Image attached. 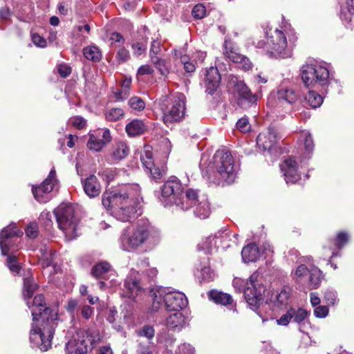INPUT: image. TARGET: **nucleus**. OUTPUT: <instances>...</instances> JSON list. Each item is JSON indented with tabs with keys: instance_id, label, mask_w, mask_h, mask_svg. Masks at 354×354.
Masks as SVG:
<instances>
[{
	"instance_id": "obj_1",
	"label": "nucleus",
	"mask_w": 354,
	"mask_h": 354,
	"mask_svg": "<svg viewBox=\"0 0 354 354\" xmlns=\"http://www.w3.org/2000/svg\"><path fill=\"white\" fill-rule=\"evenodd\" d=\"M26 300L28 307L31 309L34 322L30 330V339L37 344L40 340V349L46 351L51 346L54 330L57 325V311L45 307V299L41 294L35 297L32 305L28 299Z\"/></svg>"
},
{
	"instance_id": "obj_2",
	"label": "nucleus",
	"mask_w": 354,
	"mask_h": 354,
	"mask_svg": "<svg viewBox=\"0 0 354 354\" xmlns=\"http://www.w3.org/2000/svg\"><path fill=\"white\" fill-rule=\"evenodd\" d=\"M140 192L137 184L125 185L116 191L105 192L102 203L106 209L112 210L117 219L122 222L130 221L135 218Z\"/></svg>"
},
{
	"instance_id": "obj_3",
	"label": "nucleus",
	"mask_w": 354,
	"mask_h": 354,
	"mask_svg": "<svg viewBox=\"0 0 354 354\" xmlns=\"http://www.w3.org/2000/svg\"><path fill=\"white\" fill-rule=\"evenodd\" d=\"M186 97L181 93H169L160 99L162 121L166 125L180 122L185 114Z\"/></svg>"
},
{
	"instance_id": "obj_4",
	"label": "nucleus",
	"mask_w": 354,
	"mask_h": 354,
	"mask_svg": "<svg viewBox=\"0 0 354 354\" xmlns=\"http://www.w3.org/2000/svg\"><path fill=\"white\" fill-rule=\"evenodd\" d=\"M149 230L147 225H138L125 229L119 239L120 248L133 252L147 243L149 239Z\"/></svg>"
},
{
	"instance_id": "obj_5",
	"label": "nucleus",
	"mask_w": 354,
	"mask_h": 354,
	"mask_svg": "<svg viewBox=\"0 0 354 354\" xmlns=\"http://www.w3.org/2000/svg\"><path fill=\"white\" fill-rule=\"evenodd\" d=\"M59 227L68 239L77 236L79 218L73 205H60L53 212Z\"/></svg>"
},
{
	"instance_id": "obj_6",
	"label": "nucleus",
	"mask_w": 354,
	"mask_h": 354,
	"mask_svg": "<svg viewBox=\"0 0 354 354\" xmlns=\"http://www.w3.org/2000/svg\"><path fill=\"white\" fill-rule=\"evenodd\" d=\"M257 47L263 48L270 57L286 58L291 55V46H288L286 36L279 30H275L266 41H259Z\"/></svg>"
},
{
	"instance_id": "obj_7",
	"label": "nucleus",
	"mask_w": 354,
	"mask_h": 354,
	"mask_svg": "<svg viewBox=\"0 0 354 354\" xmlns=\"http://www.w3.org/2000/svg\"><path fill=\"white\" fill-rule=\"evenodd\" d=\"M301 76L306 87L319 86L325 87L329 84V71L317 64H306L302 66Z\"/></svg>"
},
{
	"instance_id": "obj_8",
	"label": "nucleus",
	"mask_w": 354,
	"mask_h": 354,
	"mask_svg": "<svg viewBox=\"0 0 354 354\" xmlns=\"http://www.w3.org/2000/svg\"><path fill=\"white\" fill-rule=\"evenodd\" d=\"M266 286L262 283V279L258 272L252 273L246 283L244 289L245 299L254 310H257L263 302V295Z\"/></svg>"
},
{
	"instance_id": "obj_9",
	"label": "nucleus",
	"mask_w": 354,
	"mask_h": 354,
	"mask_svg": "<svg viewBox=\"0 0 354 354\" xmlns=\"http://www.w3.org/2000/svg\"><path fill=\"white\" fill-rule=\"evenodd\" d=\"M214 163L220 178L227 183L234 182L236 178L234 159L230 152L217 151L214 155Z\"/></svg>"
},
{
	"instance_id": "obj_10",
	"label": "nucleus",
	"mask_w": 354,
	"mask_h": 354,
	"mask_svg": "<svg viewBox=\"0 0 354 354\" xmlns=\"http://www.w3.org/2000/svg\"><path fill=\"white\" fill-rule=\"evenodd\" d=\"M159 299V304H164L168 311H180L188 304L185 295L180 292H165V289L156 286V300Z\"/></svg>"
},
{
	"instance_id": "obj_11",
	"label": "nucleus",
	"mask_w": 354,
	"mask_h": 354,
	"mask_svg": "<svg viewBox=\"0 0 354 354\" xmlns=\"http://www.w3.org/2000/svg\"><path fill=\"white\" fill-rule=\"evenodd\" d=\"M95 342L88 331L80 330L66 344V353L67 354H86Z\"/></svg>"
},
{
	"instance_id": "obj_12",
	"label": "nucleus",
	"mask_w": 354,
	"mask_h": 354,
	"mask_svg": "<svg viewBox=\"0 0 354 354\" xmlns=\"http://www.w3.org/2000/svg\"><path fill=\"white\" fill-rule=\"evenodd\" d=\"M57 183L56 171L55 168H53L48 177L40 185L32 187V193L35 199L42 203L48 202L50 199V193L53 191Z\"/></svg>"
},
{
	"instance_id": "obj_13",
	"label": "nucleus",
	"mask_w": 354,
	"mask_h": 354,
	"mask_svg": "<svg viewBox=\"0 0 354 354\" xmlns=\"http://www.w3.org/2000/svg\"><path fill=\"white\" fill-rule=\"evenodd\" d=\"M234 93L237 104L243 109H248L254 104L257 100V96L252 94L243 82H238L234 86Z\"/></svg>"
},
{
	"instance_id": "obj_14",
	"label": "nucleus",
	"mask_w": 354,
	"mask_h": 354,
	"mask_svg": "<svg viewBox=\"0 0 354 354\" xmlns=\"http://www.w3.org/2000/svg\"><path fill=\"white\" fill-rule=\"evenodd\" d=\"M111 140V136L108 129H97L89 135L87 147L90 150L100 151Z\"/></svg>"
},
{
	"instance_id": "obj_15",
	"label": "nucleus",
	"mask_w": 354,
	"mask_h": 354,
	"mask_svg": "<svg viewBox=\"0 0 354 354\" xmlns=\"http://www.w3.org/2000/svg\"><path fill=\"white\" fill-rule=\"evenodd\" d=\"M22 234L23 232L17 229L15 223L6 226L1 231L0 248L2 255H7L10 248L12 246L10 239L14 237H20Z\"/></svg>"
},
{
	"instance_id": "obj_16",
	"label": "nucleus",
	"mask_w": 354,
	"mask_h": 354,
	"mask_svg": "<svg viewBox=\"0 0 354 354\" xmlns=\"http://www.w3.org/2000/svg\"><path fill=\"white\" fill-rule=\"evenodd\" d=\"M160 190L161 197L165 199L162 202L165 203V206H167L171 205L176 196L182 192V185L179 180L173 178L166 181L160 187Z\"/></svg>"
},
{
	"instance_id": "obj_17",
	"label": "nucleus",
	"mask_w": 354,
	"mask_h": 354,
	"mask_svg": "<svg viewBox=\"0 0 354 354\" xmlns=\"http://www.w3.org/2000/svg\"><path fill=\"white\" fill-rule=\"evenodd\" d=\"M223 47V53L230 61L240 64V67L245 71L250 70L252 68V64L250 59L245 55L236 52L230 41L225 40Z\"/></svg>"
},
{
	"instance_id": "obj_18",
	"label": "nucleus",
	"mask_w": 354,
	"mask_h": 354,
	"mask_svg": "<svg viewBox=\"0 0 354 354\" xmlns=\"http://www.w3.org/2000/svg\"><path fill=\"white\" fill-rule=\"evenodd\" d=\"M281 172L286 183H295L301 178L297 171L298 165L295 160L292 157L285 159L280 165Z\"/></svg>"
},
{
	"instance_id": "obj_19",
	"label": "nucleus",
	"mask_w": 354,
	"mask_h": 354,
	"mask_svg": "<svg viewBox=\"0 0 354 354\" xmlns=\"http://www.w3.org/2000/svg\"><path fill=\"white\" fill-rule=\"evenodd\" d=\"M279 140L277 130L269 127L265 131L260 133L257 138V145L263 150L270 151Z\"/></svg>"
},
{
	"instance_id": "obj_20",
	"label": "nucleus",
	"mask_w": 354,
	"mask_h": 354,
	"mask_svg": "<svg viewBox=\"0 0 354 354\" xmlns=\"http://www.w3.org/2000/svg\"><path fill=\"white\" fill-rule=\"evenodd\" d=\"M221 82V75L217 68L211 66L205 71L203 80L205 91L206 93L212 95L218 88Z\"/></svg>"
},
{
	"instance_id": "obj_21",
	"label": "nucleus",
	"mask_w": 354,
	"mask_h": 354,
	"mask_svg": "<svg viewBox=\"0 0 354 354\" xmlns=\"http://www.w3.org/2000/svg\"><path fill=\"white\" fill-rule=\"evenodd\" d=\"M276 97L278 100L277 106L283 104L290 106L296 102L297 95L292 88L281 85L277 89Z\"/></svg>"
},
{
	"instance_id": "obj_22",
	"label": "nucleus",
	"mask_w": 354,
	"mask_h": 354,
	"mask_svg": "<svg viewBox=\"0 0 354 354\" xmlns=\"http://www.w3.org/2000/svg\"><path fill=\"white\" fill-rule=\"evenodd\" d=\"M165 324L169 330L180 332L187 325V317L183 313L176 311L166 317Z\"/></svg>"
},
{
	"instance_id": "obj_23",
	"label": "nucleus",
	"mask_w": 354,
	"mask_h": 354,
	"mask_svg": "<svg viewBox=\"0 0 354 354\" xmlns=\"http://www.w3.org/2000/svg\"><path fill=\"white\" fill-rule=\"evenodd\" d=\"M83 187L85 193L90 198L96 197L100 194L101 186L97 177L94 175H91L86 178Z\"/></svg>"
},
{
	"instance_id": "obj_24",
	"label": "nucleus",
	"mask_w": 354,
	"mask_h": 354,
	"mask_svg": "<svg viewBox=\"0 0 354 354\" xmlns=\"http://www.w3.org/2000/svg\"><path fill=\"white\" fill-rule=\"evenodd\" d=\"M124 294L130 299H134L140 290L138 281L135 276L130 274L127 277L124 283Z\"/></svg>"
},
{
	"instance_id": "obj_25",
	"label": "nucleus",
	"mask_w": 354,
	"mask_h": 354,
	"mask_svg": "<svg viewBox=\"0 0 354 354\" xmlns=\"http://www.w3.org/2000/svg\"><path fill=\"white\" fill-rule=\"evenodd\" d=\"M141 161L145 168L146 172L153 178L152 171L155 166V162L153 149L151 146H145L143 154L141 156Z\"/></svg>"
},
{
	"instance_id": "obj_26",
	"label": "nucleus",
	"mask_w": 354,
	"mask_h": 354,
	"mask_svg": "<svg viewBox=\"0 0 354 354\" xmlns=\"http://www.w3.org/2000/svg\"><path fill=\"white\" fill-rule=\"evenodd\" d=\"M171 65L169 59L156 58V77L165 81L170 74Z\"/></svg>"
},
{
	"instance_id": "obj_27",
	"label": "nucleus",
	"mask_w": 354,
	"mask_h": 354,
	"mask_svg": "<svg viewBox=\"0 0 354 354\" xmlns=\"http://www.w3.org/2000/svg\"><path fill=\"white\" fill-rule=\"evenodd\" d=\"M241 256L245 263L257 261L260 257L259 247L255 243L248 244L242 249Z\"/></svg>"
},
{
	"instance_id": "obj_28",
	"label": "nucleus",
	"mask_w": 354,
	"mask_h": 354,
	"mask_svg": "<svg viewBox=\"0 0 354 354\" xmlns=\"http://www.w3.org/2000/svg\"><path fill=\"white\" fill-rule=\"evenodd\" d=\"M125 130L129 136L136 137L144 133L147 127L142 120H133L127 124Z\"/></svg>"
},
{
	"instance_id": "obj_29",
	"label": "nucleus",
	"mask_w": 354,
	"mask_h": 354,
	"mask_svg": "<svg viewBox=\"0 0 354 354\" xmlns=\"http://www.w3.org/2000/svg\"><path fill=\"white\" fill-rule=\"evenodd\" d=\"M195 215L200 218H206L210 214L209 203L205 197L201 198L194 210Z\"/></svg>"
},
{
	"instance_id": "obj_30",
	"label": "nucleus",
	"mask_w": 354,
	"mask_h": 354,
	"mask_svg": "<svg viewBox=\"0 0 354 354\" xmlns=\"http://www.w3.org/2000/svg\"><path fill=\"white\" fill-rule=\"evenodd\" d=\"M290 292L291 289L289 286H283L280 292L275 295L274 299L272 301L274 305L277 307L286 305L290 298Z\"/></svg>"
},
{
	"instance_id": "obj_31",
	"label": "nucleus",
	"mask_w": 354,
	"mask_h": 354,
	"mask_svg": "<svg viewBox=\"0 0 354 354\" xmlns=\"http://www.w3.org/2000/svg\"><path fill=\"white\" fill-rule=\"evenodd\" d=\"M38 286L35 283L32 277H28L24 279V292L23 295L25 299H29L32 297L34 292L37 289Z\"/></svg>"
},
{
	"instance_id": "obj_32",
	"label": "nucleus",
	"mask_w": 354,
	"mask_h": 354,
	"mask_svg": "<svg viewBox=\"0 0 354 354\" xmlns=\"http://www.w3.org/2000/svg\"><path fill=\"white\" fill-rule=\"evenodd\" d=\"M129 153V147L127 144L124 142H117L114 147L112 153V157L115 160H122Z\"/></svg>"
},
{
	"instance_id": "obj_33",
	"label": "nucleus",
	"mask_w": 354,
	"mask_h": 354,
	"mask_svg": "<svg viewBox=\"0 0 354 354\" xmlns=\"http://www.w3.org/2000/svg\"><path fill=\"white\" fill-rule=\"evenodd\" d=\"M210 298L216 304L226 306L232 302V297L221 292L212 291L209 293Z\"/></svg>"
},
{
	"instance_id": "obj_34",
	"label": "nucleus",
	"mask_w": 354,
	"mask_h": 354,
	"mask_svg": "<svg viewBox=\"0 0 354 354\" xmlns=\"http://www.w3.org/2000/svg\"><path fill=\"white\" fill-rule=\"evenodd\" d=\"M323 278L322 271L317 267H313L310 270L309 286L311 288H317Z\"/></svg>"
},
{
	"instance_id": "obj_35",
	"label": "nucleus",
	"mask_w": 354,
	"mask_h": 354,
	"mask_svg": "<svg viewBox=\"0 0 354 354\" xmlns=\"http://www.w3.org/2000/svg\"><path fill=\"white\" fill-rule=\"evenodd\" d=\"M84 57L93 62H98L100 60L102 55L100 49L95 46H89L83 49Z\"/></svg>"
},
{
	"instance_id": "obj_36",
	"label": "nucleus",
	"mask_w": 354,
	"mask_h": 354,
	"mask_svg": "<svg viewBox=\"0 0 354 354\" xmlns=\"http://www.w3.org/2000/svg\"><path fill=\"white\" fill-rule=\"evenodd\" d=\"M309 106L313 109L319 107L323 103V97L314 91H310L305 97Z\"/></svg>"
},
{
	"instance_id": "obj_37",
	"label": "nucleus",
	"mask_w": 354,
	"mask_h": 354,
	"mask_svg": "<svg viewBox=\"0 0 354 354\" xmlns=\"http://www.w3.org/2000/svg\"><path fill=\"white\" fill-rule=\"evenodd\" d=\"M111 268V266L108 262H101L94 266L91 271L92 276L95 278H100L107 273Z\"/></svg>"
},
{
	"instance_id": "obj_38",
	"label": "nucleus",
	"mask_w": 354,
	"mask_h": 354,
	"mask_svg": "<svg viewBox=\"0 0 354 354\" xmlns=\"http://www.w3.org/2000/svg\"><path fill=\"white\" fill-rule=\"evenodd\" d=\"M218 237L216 236L207 237L201 244H198V248L205 251V254L211 252L213 247H216Z\"/></svg>"
},
{
	"instance_id": "obj_39",
	"label": "nucleus",
	"mask_w": 354,
	"mask_h": 354,
	"mask_svg": "<svg viewBox=\"0 0 354 354\" xmlns=\"http://www.w3.org/2000/svg\"><path fill=\"white\" fill-rule=\"evenodd\" d=\"M301 141L303 142L305 153L310 155L314 149V142L311 135L308 132H303L300 137Z\"/></svg>"
},
{
	"instance_id": "obj_40",
	"label": "nucleus",
	"mask_w": 354,
	"mask_h": 354,
	"mask_svg": "<svg viewBox=\"0 0 354 354\" xmlns=\"http://www.w3.org/2000/svg\"><path fill=\"white\" fill-rule=\"evenodd\" d=\"M124 111L120 108H113L106 111L105 118L110 122H115L124 116Z\"/></svg>"
},
{
	"instance_id": "obj_41",
	"label": "nucleus",
	"mask_w": 354,
	"mask_h": 354,
	"mask_svg": "<svg viewBox=\"0 0 354 354\" xmlns=\"http://www.w3.org/2000/svg\"><path fill=\"white\" fill-rule=\"evenodd\" d=\"M291 311L292 315V320L298 324H300L302 322H304L307 317V311L302 308H299L297 310L291 308Z\"/></svg>"
},
{
	"instance_id": "obj_42",
	"label": "nucleus",
	"mask_w": 354,
	"mask_h": 354,
	"mask_svg": "<svg viewBox=\"0 0 354 354\" xmlns=\"http://www.w3.org/2000/svg\"><path fill=\"white\" fill-rule=\"evenodd\" d=\"M205 7L201 3H198L194 6L192 11V15L193 17L196 19H203L205 17Z\"/></svg>"
},
{
	"instance_id": "obj_43",
	"label": "nucleus",
	"mask_w": 354,
	"mask_h": 354,
	"mask_svg": "<svg viewBox=\"0 0 354 354\" xmlns=\"http://www.w3.org/2000/svg\"><path fill=\"white\" fill-rule=\"evenodd\" d=\"M236 128L243 133L249 132L251 129V125L249 123L248 117L240 118L236 122Z\"/></svg>"
},
{
	"instance_id": "obj_44",
	"label": "nucleus",
	"mask_w": 354,
	"mask_h": 354,
	"mask_svg": "<svg viewBox=\"0 0 354 354\" xmlns=\"http://www.w3.org/2000/svg\"><path fill=\"white\" fill-rule=\"evenodd\" d=\"M7 266L9 268L10 270L13 273L18 274L20 270V266L17 263V258L15 256L10 255L8 256L7 258Z\"/></svg>"
},
{
	"instance_id": "obj_45",
	"label": "nucleus",
	"mask_w": 354,
	"mask_h": 354,
	"mask_svg": "<svg viewBox=\"0 0 354 354\" xmlns=\"http://www.w3.org/2000/svg\"><path fill=\"white\" fill-rule=\"evenodd\" d=\"M324 299L328 305H335L337 301V292L332 290H326L324 292Z\"/></svg>"
},
{
	"instance_id": "obj_46",
	"label": "nucleus",
	"mask_w": 354,
	"mask_h": 354,
	"mask_svg": "<svg viewBox=\"0 0 354 354\" xmlns=\"http://www.w3.org/2000/svg\"><path fill=\"white\" fill-rule=\"evenodd\" d=\"M129 105L134 110L140 111L145 108V102L138 97H133L129 100Z\"/></svg>"
},
{
	"instance_id": "obj_47",
	"label": "nucleus",
	"mask_w": 354,
	"mask_h": 354,
	"mask_svg": "<svg viewBox=\"0 0 354 354\" xmlns=\"http://www.w3.org/2000/svg\"><path fill=\"white\" fill-rule=\"evenodd\" d=\"M310 274V270L305 265H300L295 270V276L297 279L303 280L304 278Z\"/></svg>"
},
{
	"instance_id": "obj_48",
	"label": "nucleus",
	"mask_w": 354,
	"mask_h": 354,
	"mask_svg": "<svg viewBox=\"0 0 354 354\" xmlns=\"http://www.w3.org/2000/svg\"><path fill=\"white\" fill-rule=\"evenodd\" d=\"M26 236L30 239H35L38 235V226L35 223H31L26 229Z\"/></svg>"
},
{
	"instance_id": "obj_49",
	"label": "nucleus",
	"mask_w": 354,
	"mask_h": 354,
	"mask_svg": "<svg viewBox=\"0 0 354 354\" xmlns=\"http://www.w3.org/2000/svg\"><path fill=\"white\" fill-rule=\"evenodd\" d=\"M138 335L152 339L154 335V329L152 326H145L138 332Z\"/></svg>"
},
{
	"instance_id": "obj_50",
	"label": "nucleus",
	"mask_w": 354,
	"mask_h": 354,
	"mask_svg": "<svg viewBox=\"0 0 354 354\" xmlns=\"http://www.w3.org/2000/svg\"><path fill=\"white\" fill-rule=\"evenodd\" d=\"M156 12L160 13V16L165 17L169 15L170 10L166 2H162L156 5Z\"/></svg>"
},
{
	"instance_id": "obj_51",
	"label": "nucleus",
	"mask_w": 354,
	"mask_h": 354,
	"mask_svg": "<svg viewBox=\"0 0 354 354\" xmlns=\"http://www.w3.org/2000/svg\"><path fill=\"white\" fill-rule=\"evenodd\" d=\"M187 198L188 201H189V205H196V202L198 201V194L196 191L189 189L186 191L185 194L183 195Z\"/></svg>"
},
{
	"instance_id": "obj_52",
	"label": "nucleus",
	"mask_w": 354,
	"mask_h": 354,
	"mask_svg": "<svg viewBox=\"0 0 354 354\" xmlns=\"http://www.w3.org/2000/svg\"><path fill=\"white\" fill-rule=\"evenodd\" d=\"M70 122L73 127H76L77 129H82L85 127L86 121L82 117L76 116L71 118L70 119Z\"/></svg>"
},
{
	"instance_id": "obj_53",
	"label": "nucleus",
	"mask_w": 354,
	"mask_h": 354,
	"mask_svg": "<svg viewBox=\"0 0 354 354\" xmlns=\"http://www.w3.org/2000/svg\"><path fill=\"white\" fill-rule=\"evenodd\" d=\"M348 236L345 232H339L336 237V245L339 249H341L348 241Z\"/></svg>"
},
{
	"instance_id": "obj_54",
	"label": "nucleus",
	"mask_w": 354,
	"mask_h": 354,
	"mask_svg": "<svg viewBox=\"0 0 354 354\" xmlns=\"http://www.w3.org/2000/svg\"><path fill=\"white\" fill-rule=\"evenodd\" d=\"M328 314V308L326 306H318L314 310V315L318 318H324Z\"/></svg>"
},
{
	"instance_id": "obj_55",
	"label": "nucleus",
	"mask_w": 354,
	"mask_h": 354,
	"mask_svg": "<svg viewBox=\"0 0 354 354\" xmlns=\"http://www.w3.org/2000/svg\"><path fill=\"white\" fill-rule=\"evenodd\" d=\"M167 171V162H166L165 159L164 158L160 162V165L158 167H156V178H162L166 174Z\"/></svg>"
},
{
	"instance_id": "obj_56",
	"label": "nucleus",
	"mask_w": 354,
	"mask_h": 354,
	"mask_svg": "<svg viewBox=\"0 0 354 354\" xmlns=\"http://www.w3.org/2000/svg\"><path fill=\"white\" fill-rule=\"evenodd\" d=\"M291 309L288 310L286 314L281 316V317L277 320L279 325L287 326L290 321L292 319Z\"/></svg>"
},
{
	"instance_id": "obj_57",
	"label": "nucleus",
	"mask_w": 354,
	"mask_h": 354,
	"mask_svg": "<svg viewBox=\"0 0 354 354\" xmlns=\"http://www.w3.org/2000/svg\"><path fill=\"white\" fill-rule=\"evenodd\" d=\"M131 48L133 49V53L135 55L139 56L143 54L146 49V44L142 43H136L131 45Z\"/></svg>"
},
{
	"instance_id": "obj_58",
	"label": "nucleus",
	"mask_w": 354,
	"mask_h": 354,
	"mask_svg": "<svg viewBox=\"0 0 354 354\" xmlns=\"http://www.w3.org/2000/svg\"><path fill=\"white\" fill-rule=\"evenodd\" d=\"M32 41L38 47L44 48L46 46V41L37 33L32 35Z\"/></svg>"
},
{
	"instance_id": "obj_59",
	"label": "nucleus",
	"mask_w": 354,
	"mask_h": 354,
	"mask_svg": "<svg viewBox=\"0 0 354 354\" xmlns=\"http://www.w3.org/2000/svg\"><path fill=\"white\" fill-rule=\"evenodd\" d=\"M93 312H94L93 308H92L88 305H84L82 307L80 313H81V315L82 316L83 318H84L86 319H88L93 316Z\"/></svg>"
},
{
	"instance_id": "obj_60",
	"label": "nucleus",
	"mask_w": 354,
	"mask_h": 354,
	"mask_svg": "<svg viewBox=\"0 0 354 354\" xmlns=\"http://www.w3.org/2000/svg\"><path fill=\"white\" fill-rule=\"evenodd\" d=\"M175 203L177 207L183 210H187L192 206V205H189V201L184 196L179 199V201H176Z\"/></svg>"
},
{
	"instance_id": "obj_61",
	"label": "nucleus",
	"mask_w": 354,
	"mask_h": 354,
	"mask_svg": "<svg viewBox=\"0 0 354 354\" xmlns=\"http://www.w3.org/2000/svg\"><path fill=\"white\" fill-rule=\"evenodd\" d=\"M201 275L203 280L209 281L213 279L214 273L209 267L205 266L201 269Z\"/></svg>"
},
{
	"instance_id": "obj_62",
	"label": "nucleus",
	"mask_w": 354,
	"mask_h": 354,
	"mask_svg": "<svg viewBox=\"0 0 354 354\" xmlns=\"http://www.w3.org/2000/svg\"><path fill=\"white\" fill-rule=\"evenodd\" d=\"M129 57V53L124 48H120L117 53V58L122 62H127Z\"/></svg>"
},
{
	"instance_id": "obj_63",
	"label": "nucleus",
	"mask_w": 354,
	"mask_h": 354,
	"mask_svg": "<svg viewBox=\"0 0 354 354\" xmlns=\"http://www.w3.org/2000/svg\"><path fill=\"white\" fill-rule=\"evenodd\" d=\"M58 73L62 77H68L71 73V68L66 64H60L58 66Z\"/></svg>"
},
{
	"instance_id": "obj_64",
	"label": "nucleus",
	"mask_w": 354,
	"mask_h": 354,
	"mask_svg": "<svg viewBox=\"0 0 354 354\" xmlns=\"http://www.w3.org/2000/svg\"><path fill=\"white\" fill-rule=\"evenodd\" d=\"M52 215L49 212H42L40 214L39 219L42 221H44V223L48 226L51 225L52 220H51Z\"/></svg>"
}]
</instances>
